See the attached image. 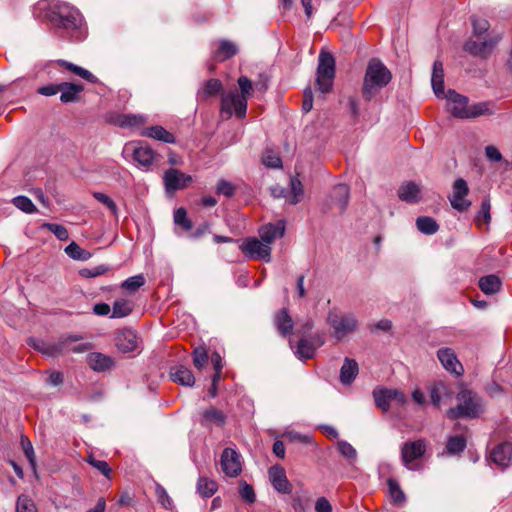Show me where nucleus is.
Returning <instances> with one entry per match:
<instances>
[{
  "label": "nucleus",
  "mask_w": 512,
  "mask_h": 512,
  "mask_svg": "<svg viewBox=\"0 0 512 512\" xmlns=\"http://www.w3.org/2000/svg\"><path fill=\"white\" fill-rule=\"evenodd\" d=\"M442 98L446 99V108L455 118L469 119L492 114L489 103L480 102L469 106L468 98L454 90H448Z\"/></svg>",
  "instance_id": "nucleus-1"
},
{
  "label": "nucleus",
  "mask_w": 512,
  "mask_h": 512,
  "mask_svg": "<svg viewBox=\"0 0 512 512\" xmlns=\"http://www.w3.org/2000/svg\"><path fill=\"white\" fill-rule=\"evenodd\" d=\"M457 405L447 410L450 419L479 417L484 412L482 398L473 390L463 388L456 395Z\"/></svg>",
  "instance_id": "nucleus-2"
},
{
  "label": "nucleus",
  "mask_w": 512,
  "mask_h": 512,
  "mask_svg": "<svg viewBox=\"0 0 512 512\" xmlns=\"http://www.w3.org/2000/svg\"><path fill=\"white\" fill-rule=\"evenodd\" d=\"M391 73L379 60H371L367 66L364 83L363 96L370 101L375 93L386 86L391 80Z\"/></svg>",
  "instance_id": "nucleus-3"
},
{
  "label": "nucleus",
  "mask_w": 512,
  "mask_h": 512,
  "mask_svg": "<svg viewBox=\"0 0 512 512\" xmlns=\"http://www.w3.org/2000/svg\"><path fill=\"white\" fill-rule=\"evenodd\" d=\"M82 339L79 335H69L62 337L59 342L50 345L46 348H44V343L39 341L36 344V340L31 339L29 343L35 347L36 349L40 350L44 354H48L51 356H55L58 354H64V353H83L86 352L89 349L88 343H77Z\"/></svg>",
  "instance_id": "nucleus-4"
},
{
  "label": "nucleus",
  "mask_w": 512,
  "mask_h": 512,
  "mask_svg": "<svg viewBox=\"0 0 512 512\" xmlns=\"http://www.w3.org/2000/svg\"><path fill=\"white\" fill-rule=\"evenodd\" d=\"M335 73V59L333 55L329 52L321 51L316 71V90L322 94L329 93L333 87Z\"/></svg>",
  "instance_id": "nucleus-5"
},
{
  "label": "nucleus",
  "mask_w": 512,
  "mask_h": 512,
  "mask_svg": "<svg viewBox=\"0 0 512 512\" xmlns=\"http://www.w3.org/2000/svg\"><path fill=\"white\" fill-rule=\"evenodd\" d=\"M48 18L55 26L66 30L77 29L81 23L78 10L67 4L54 5L49 11Z\"/></svg>",
  "instance_id": "nucleus-6"
},
{
  "label": "nucleus",
  "mask_w": 512,
  "mask_h": 512,
  "mask_svg": "<svg viewBox=\"0 0 512 512\" xmlns=\"http://www.w3.org/2000/svg\"><path fill=\"white\" fill-rule=\"evenodd\" d=\"M327 322L332 327L334 337L337 340H342L345 336L354 332L358 326L357 319L353 314L342 313L337 310L329 311Z\"/></svg>",
  "instance_id": "nucleus-7"
},
{
  "label": "nucleus",
  "mask_w": 512,
  "mask_h": 512,
  "mask_svg": "<svg viewBox=\"0 0 512 512\" xmlns=\"http://www.w3.org/2000/svg\"><path fill=\"white\" fill-rule=\"evenodd\" d=\"M426 442L423 439L407 441L401 447V460L403 465L409 470L417 469L416 461L426 452Z\"/></svg>",
  "instance_id": "nucleus-8"
},
{
  "label": "nucleus",
  "mask_w": 512,
  "mask_h": 512,
  "mask_svg": "<svg viewBox=\"0 0 512 512\" xmlns=\"http://www.w3.org/2000/svg\"><path fill=\"white\" fill-rule=\"evenodd\" d=\"M240 250L249 259L262 260L266 263L271 261V246L261 239L252 237L245 239L240 245Z\"/></svg>",
  "instance_id": "nucleus-9"
},
{
  "label": "nucleus",
  "mask_w": 512,
  "mask_h": 512,
  "mask_svg": "<svg viewBox=\"0 0 512 512\" xmlns=\"http://www.w3.org/2000/svg\"><path fill=\"white\" fill-rule=\"evenodd\" d=\"M247 100L248 99L239 93L231 92L222 97L221 111L227 113L229 116L235 113L238 118H243L246 115Z\"/></svg>",
  "instance_id": "nucleus-10"
},
{
  "label": "nucleus",
  "mask_w": 512,
  "mask_h": 512,
  "mask_svg": "<svg viewBox=\"0 0 512 512\" xmlns=\"http://www.w3.org/2000/svg\"><path fill=\"white\" fill-rule=\"evenodd\" d=\"M163 182L166 192L173 193L186 188L192 182V177L178 169L170 168L164 172Z\"/></svg>",
  "instance_id": "nucleus-11"
},
{
  "label": "nucleus",
  "mask_w": 512,
  "mask_h": 512,
  "mask_svg": "<svg viewBox=\"0 0 512 512\" xmlns=\"http://www.w3.org/2000/svg\"><path fill=\"white\" fill-rule=\"evenodd\" d=\"M468 193L467 182L462 178L456 179L453 184V193L449 197L451 206L459 212L466 211L471 206V202L465 199Z\"/></svg>",
  "instance_id": "nucleus-12"
},
{
  "label": "nucleus",
  "mask_w": 512,
  "mask_h": 512,
  "mask_svg": "<svg viewBox=\"0 0 512 512\" xmlns=\"http://www.w3.org/2000/svg\"><path fill=\"white\" fill-rule=\"evenodd\" d=\"M500 40V36L489 37L483 40H469L465 43L464 49L473 56L487 58L494 50Z\"/></svg>",
  "instance_id": "nucleus-13"
},
{
  "label": "nucleus",
  "mask_w": 512,
  "mask_h": 512,
  "mask_svg": "<svg viewBox=\"0 0 512 512\" xmlns=\"http://www.w3.org/2000/svg\"><path fill=\"white\" fill-rule=\"evenodd\" d=\"M222 471L228 477H236L241 472L240 455L232 448H225L221 454Z\"/></svg>",
  "instance_id": "nucleus-14"
},
{
  "label": "nucleus",
  "mask_w": 512,
  "mask_h": 512,
  "mask_svg": "<svg viewBox=\"0 0 512 512\" xmlns=\"http://www.w3.org/2000/svg\"><path fill=\"white\" fill-rule=\"evenodd\" d=\"M269 480L273 488L282 494H290L292 492V484L286 476V472L280 465L270 467L268 471Z\"/></svg>",
  "instance_id": "nucleus-15"
},
{
  "label": "nucleus",
  "mask_w": 512,
  "mask_h": 512,
  "mask_svg": "<svg viewBox=\"0 0 512 512\" xmlns=\"http://www.w3.org/2000/svg\"><path fill=\"white\" fill-rule=\"evenodd\" d=\"M437 357L446 371L453 373L456 376H461L463 374V366L451 348L445 347L439 349L437 351Z\"/></svg>",
  "instance_id": "nucleus-16"
},
{
  "label": "nucleus",
  "mask_w": 512,
  "mask_h": 512,
  "mask_svg": "<svg viewBox=\"0 0 512 512\" xmlns=\"http://www.w3.org/2000/svg\"><path fill=\"white\" fill-rule=\"evenodd\" d=\"M132 155L138 166L145 171L150 170L155 161V152L148 145L139 144L134 146L132 149Z\"/></svg>",
  "instance_id": "nucleus-17"
},
{
  "label": "nucleus",
  "mask_w": 512,
  "mask_h": 512,
  "mask_svg": "<svg viewBox=\"0 0 512 512\" xmlns=\"http://www.w3.org/2000/svg\"><path fill=\"white\" fill-rule=\"evenodd\" d=\"M285 233L284 221H278L277 223H269L262 226L259 229V236L262 241L271 246V244L279 238H282Z\"/></svg>",
  "instance_id": "nucleus-18"
},
{
  "label": "nucleus",
  "mask_w": 512,
  "mask_h": 512,
  "mask_svg": "<svg viewBox=\"0 0 512 512\" xmlns=\"http://www.w3.org/2000/svg\"><path fill=\"white\" fill-rule=\"evenodd\" d=\"M490 459L501 468L507 467L512 461V443L505 442L497 445L491 451Z\"/></svg>",
  "instance_id": "nucleus-19"
},
{
  "label": "nucleus",
  "mask_w": 512,
  "mask_h": 512,
  "mask_svg": "<svg viewBox=\"0 0 512 512\" xmlns=\"http://www.w3.org/2000/svg\"><path fill=\"white\" fill-rule=\"evenodd\" d=\"M398 197L406 203H418L421 198V187L415 182H404L398 189Z\"/></svg>",
  "instance_id": "nucleus-20"
},
{
  "label": "nucleus",
  "mask_w": 512,
  "mask_h": 512,
  "mask_svg": "<svg viewBox=\"0 0 512 512\" xmlns=\"http://www.w3.org/2000/svg\"><path fill=\"white\" fill-rule=\"evenodd\" d=\"M322 344L323 340L320 336L313 338V341L301 339L298 342L294 353L299 359H311L315 355L317 347Z\"/></svg>",
  "instance_id": "nucleus-21"
},
{
  "label": "nucleus",
  "mask_w": 512,
  "mask_h": 512,
  "mask_svg": "<svg viewBox=\"0 0 512 512\" xmlns=\"http://www.w3.org/2000/svg\"><path fill=\"white\" fill-rule=\"evenodd\" d=\"M89 367L96 372H105L114 365V360L103 353L92 352L87 356Z\"/></svg>",
  "instance_id": "nucleus-22"
},
{
  "label": "nucleus",
  "mask_w": 512,
  "mask_h": 512,
  "mask_svg": "<svg viewBox=\"0 0 512 512\" xmlns=\"http://www.w3.org/2000/svg\"><path fill=\"white\" fill-rule=\"evenodd\" d=\"M350 190L349 187L345 184H338L333 187L331 191V202L332 204L339 209L340 212H343L349 202Z\"/></svg>",
  "instance_id": "nucleus-23"
},
{
  "label": "nucleus",
  "mask_w": 512,
  "mask_h": 512,
  "mask_svg": "<svg viewBox=\"0 0 512 512\" xmlns=\"http://www.w3.org/2000/svg\"><path fill=\"white\" fill-rule=\"evenodd\" d=\"M431 85L438 98H442L446 95L444 91V69L442 62L439 60H436L433 64Z\"/></svg>",
  "instance_id": "nucleus-24"
},
{
  "label": "nucleus",
  "mask_w": 512,
  "mask_h": 512,
  "mask_svg": "<svg viewBox=\"0 0 512 512\" xmlns=\"http://www.w3.org/2000/svg\"><path fill=\"white\" fill-rule=\"evenodd\" d=\"M115 344L123 353L132 352L137 347V336L132 330H124L116 336Z\"/></svg>",
  "instance_id": "nucleus-25"
},
{
  "label": "nucleus",
  "mask_w": 512,
  "mask_h": 512,
  "mask_svg": "<svg viewBox=\"0 0 512 512\" xmlns=\"http://www.w3.org/2000/svg\"><path fill=\"white\" fill-rule=\"evenodd\" d=\"M170 378L175 383L183 386H193L195 377L190 369L183 365L174 366L170 369Z\"/></svg>",
  "instance_id": "nucleus-26"
},
{
  "label": "nucleus",
  "mask_w": 512,
  "mask_h": 512,
  "mask_svg": "<svg viewBox=\"0 0 512 512\" xmlns=\"http://www.w3.org/2000/svg\"><path fill=\"white\" fill-rule=\"evenodd\" d=\"M226 422L224 413L214 407L206 409L200 419V423L204 427L218 426L222 427Z\"/></svg>",
  "instance_id": "nucleus-27"
},
{
  "label": "nucleus",
  "mask_w": 512,
  "mask_h": 512,
  "mask_svg": "<svg viewBox=\"0 0 512 512\" xmlns=\"http://www.w3.org/2000/svg\"><path fill=\"white\" fill-rule=\"evenodd\" d=\"M84 90L83 84L62 82L60 83V100L63 103L77 101L79 94Z\"/></svg>",
  "instance_id": "nucleus-28"
},
{
  "label": "nucleus",
  "mask_w": 512,
  "mask_h": 512,
  "mask_svg": "<svg viewBox=\"0 0 512 512\" xmlns=\"http://www.w3.org/2000/svg\"><path fill=\"white\" fill-rule=\"evenodd\" d=\"M274 323L282 336H288L292 333L294 322L287 309L283 308L276 313Z\"/></svg>",
  "instance_id": "nucleus-29"
},
{
  "label": "nucleus",
  "mask_w": 512,
  "mask_h": 512,
  "mask_svg": "<svg viewBox=\"0 0 512 512\" xmlns=\"http://www.w3.org/2000/svg\"><path fill=\"white\" fill-rule=\"evenodd\" d=\"M452 394L451 387L442 381L434 383L430 389V398L434 406H439L443 400L451 398Z\"/></svg>",
  "instance_id": "nucleus-30"
},
{
  "label": "nucleus",
  "mask_w": 512,
  "mask_h": 512,
  "mask_svg": "<svg viewBox=\"0 0 512 512\" xmlns=\"http://www.w3.org/2000/svg\"><path fill=\"white\" fill-rule=\"evenodd\" d=\"M358 364L355 360L345 358L340 369V382L343 385H350L358 375Z\"/></svg>",
  "instance_id": "nucleus-31"
},
{
  "label": "nucleus",
  "mask_w": 512,
  "mask_h": 512,
  "mask_svg": "<svg viewBox=\"0 0 512 512\" xmlns=\"http://www.w3.org/2000/svg\"><path fill=\"white\" fill-rule=\"evenodd\" d=\"M142 136L153 138L164 143L173 144L176 139L172 133L164 129L162 126H151L146 128L142 133Z\"/></svg>",
  "instance_id": "nucleus-32"
},
{
  "label": "nucleus",
  "mask_w": 512,
  "mask_h": 512,
  "mask_svg": "<svg viewBox=\"0 0 512 512\" xmlns=\"http://www.w3.org/2000/svg\"><path fill=\"white\" fill-rule=\"evenodd\" d=\"M112 122L120 127H140L146 122V119L142 115L118 114Z\"/></svg>",
  "instance_id": "nucleus-33"
},
{
  "label": "nucleus",
  "mask_w": 512,
  "mask_h": 512,
  "mask_svg": "<svg viewBox=\"0 0 512 512\" xmlns=\"http://www.w3.org/2000/svg\"><path fill=\"white\" fill-rule=\"evenodd\" d=\"M373 397L378 408L387 412L390 408L392 398V389L377 387L373 390Z\"/></svg>",
  "instance_id": "nucleus-34"
},
{
  "label": "nucleus",
  "mask_w": 512,
  "mask_h": 512,
  "mask_svg": "<svg viewBox=\"0 0 512 512\" xmlns=\"http://www.w3.org/2000/svg\"><path fill=\"white\" fill-rule=\"evenodd\" d=\"M57 64L90 83H95L97 81V78L90 71L81 66L62 59L57 60Z\"/></svg>",
  "instance_id": "nucleus-35"
},
{
  "label": "nucleus",
  "mask_w": 512,
  "mask_h": 512,
  "mask_svg": "<svg viewBox=\"0 0 512 512\" xmlns=\"http://www.w3.org/2000/svg\"><path fill=\"white\" fill-rule=\"evenodd\" d=\"M479 287L487 295L495 294L501 288V281L496 275H487L480 278Z\"/></svg>",
  "instance_id": "nucleus-36"
},
{
  "label": "nucleus",
  "mask_w": 512,
  "mask_h": 512,
  "mask_svg": "<svg viewBox=\"0 0 512 512\" xmlns=\"http://www.w3.org/2000/svg\"><path fill=\"white\" fill-rule=\"evenodd\" d=\"M237 53L238 47L236 44L229 40L223 39L219 41V47L215 53V57L220 61H224L233 57Z\"/></svg>",
  "instance_id": "nucleus-37"
},
{
  "label": "nucleus",
  "mask_w": 512,
  "mask_h": 512,
  "mask_svg": "<svg viewBox=\"0 0 512 512\" xmlns=\"http://www.w3.org/2000/svg\"><path fill=\"white\" fill-rule=\"evenodd\" d=\"M217 488V483L213 479L201 476L197 481V492L203 498L213 496Z\"/></svg>",
  "instance_id": "nucleus-38"
},
{
  "label": "nucleus",
  "mask_w": 512,
  "mask_h": 512,
  "mask_svg": "<svg viewBox=\"0 0 512 512\" xmlns=\"http://www.w3.org/2000/svg\"><path fill=\"white\" fill-rule=\"evenodd\" d=\"M133 310V303L126 299H117L113 303L112 318L128 316Z\"/></svg>",
  "instance_id": "nucleus-39"
},
{
  "label": "nucleus",
  "mask_w": 512,
  "mask_h": 512,
  "mask_svg": "<svg viewBox=\"0 0 512 512\" xmlns=\"http://www.w3.org/2000/svg\"><path fill=\"white\" fill-rule=\"evenodd\" d=\"M416 226L421 233L426 235H432L439 229L437 222L432 217L428 216L418 217L416 220Z\"/></svg>",
  "instance_id": "nucleus-40"
},
{
  "label": "nucleus",
  "mask_w": 512,
  "mask_h": 512,
  "mask_svg": "<svg viewBox=\"0 0 512 512\" xmlns=\"http://www.w3.org/2000/svg\"><path fill=\"white\" fill-rule=\"evenodd\" d=\"M290 190L291 195L289 198V203L292 205H296L302 200L304 196L303 185L298 177H291Z\"/></svg>",
  "instance_id": "nucleus-41"
},
{
  "label": "nucleus",
  "mask_w": 512,
  "mask_h": 512,
  "mask_svg": "<svg viewBox=\"0 0 512 512\" xmlns=\"http://www.w3.org/2000/svg\"><path fill=\"white\" fill-rule=\"evenodd\" d=\"M65 253L72 259L78 261H86L91 258L92 254L82 249L77 243L71 242L66 248Z\"/></svg>",
  "instance_id": "nucleus-42"
},
{
  "label": "nucleus",
  "mask_w": 512,
  "mask_h": 512,
  "mask_svg": "<svg viewBox=\"0 0 512 512\" xmlns=\"http://www.w3.org/2000/svg\"><path fill=\"white\" fill-rule=\"evenodd\" d=\"M387 483L389 487V494L393 502L396 504L404 503L406 501V496L403 490L401 489L399 483L392 478L388 479Z\"/></svg>",
  "instance_id": "nucleus-43"
},
{
  "label": "nucleus",
  "mask_w": 512,
  "mask_h": 512,
  "mask_svg": "<svg viewBox=\"0 0 512 512\" xmlns=\"http://www.w3.org/2000/svg\"><path fill=\"white\" fill-rule=\"evenodd\" d=\"M466 448V439L463 436H453L447 441L446 449L449 454H458Z\"/></svg>",
  "instance_id": "nucleus-44"
},
{
  "label": "nucleus",
  "mask_w": 512,
  "mask_h": 512,
  "mask_svg": "<svg viewBox=\"0 0 512 512\" xmlns=\"http://www.w3.org/2000/svg\"><path fill=\"white\" fill-rule=\"evenodd\" d=\"M12 203L21 211L32 214L37 211L36 206L33 204L30 198L26 196L14 197Z\"/></svg>",
  "instance_id": "nucleus-45"
},
{
  "label": "nucleus",
  "mask_w": 512,
  "mask_h": 512,
  "mask_svg": "<svg viewBox=\"0 0 512 512\" xmlns=\"http://www.w3.org/2000/svg\"><path fill=\"white\" fill-rule=\"evenodd\" d=\"M174 223L182 227L185 231L192 229V221L187 217V211L180 207L174 212Z\"/></svg>",
  "instance_id": "nucleus-46"
},
{
  "label": "nucleus",
  "mask_w": 512,
  "mask_h": 512,
  "mask_svg": "<svg viewBox=\"0 0 512 512\" xmlns=\"http://www.w3.org/2000/svg\"><path fill=\"white\" fill-rule=\"evenodd\" d=\"M491 204L489 199H484L481 203V208L475 217V222L478 225L482 223L489 224L491 221L490 214Z\"/></svg>",
  "instance_id": "nucleus-47"
},
{
  "label": "nucleus",
  "mask_w": 512,
  "mask_h": 512,
  "mask_svg": "<svg viewBox=\"0 0 512 512\" xmlns=\"http://www.w3.org/2000/svg\"><path fill=\"white\" fill-rule=\"evenodd\" d=\"M16 512H38L34 501L27 495H20L16 502Z\"/></svg>",
  "instance_id": "nucleus-48"
},
{
  "label": "nucleus",
  "mask_w": 512,
  "mask_h": 512,
  "mask_svg": "<svg viewBox=\"0 0 512 512\" xmlns=\"http://www.w3.org/2000/svg\"><path fill=\"white\" fill-rule=\"evenodd\" d=\"M222 83L217 79H210L205 82L201 95L203 97H210L220 93Z\"/></svg>",
  "instance_id": "nucleus-49"
},
{
  "label": "nucleus",
  "mask_w": 512,
  "mask_h": 512,
  "mask_svg": "<svg viewBox=\"0 0 512 512\" xmlns=\"http://www.w3.org/2000/svg\"><path fill=\"white\" fill-rule=\"evenodd\" d=\"M145 284V278L142 274L129 277L122 283V287L128 291L134 292Z\"/></svg>",
  "instance_id": "nucleus-50"
},
{
  "label": "nucleus",
  "mask_w": 512,
  "mask_h": 512,
  "mask_svg": "<svg viewBox=\"0 0 512 512\" xmlns=\"http://www.w3.org/2000/svg\"><path fill=\"white\" fill-rule=\"evenodd\" d=\"M108 270V266L102 264L93 268H83L79 271V275L83 278H94L105 274Z\"/></svg>",
  "instance_id": "nucleus-51"
},
{
  "label": "nucleus",
  "mask_w": 512,
  "mask_h": 512,
  "mask_svg": "<svg viewBox=\"0 0 512 512\" xmlns=\"http://www.w3.org/2000/svg\"><path fill=\"white\" fill-rule=\"evenodd\" d=\"M216 192L219 195L232 197L235 194V186L224 179H220L216 185Z\"/></svg>",
  "instance_id": "nucleus-52"
},
{
  "label": "nucleus",
  "mask_w": 512,
  "mask_h": 512,
  "mask_svg": "<svg viewBox=\"0 0 512 512\" xmlns=\"http://www.w3.org/2000/svg\"><path fill=\"white\" fill-rule=\"evenodd\" d=\"M93 197L100 203L104 204L114 215H117V205L108 195L102 192H94Z\"/></svg>",
  "instance_id": "nucleus-53"
},
{
  "label": "nucleus",
  "mask_w": 512,
  "mask_h": 512,
  "mask_svg": "<svg viewBox=\"0 0 512 512\" xmlns=\"http://www.w3.org/2000/svg\"><path fill=\"white\" fill-rule=\"evenodd\" d=\"M87 462L107 478L110 477L111 468L106 461L97 460L93 456H89Z\"/></svg>",
  "instance_id": "nucleus-54"
},
{
  "label": "nucleus",
  "mask_w": 512,
  "mask_h": 512,
  "mask_svg": "<svg viewBox=\"0 0 512 512\" xmlns=\"http://www.w3.org/2000/svg\"><path fill=\"white\" fill-rule=\"evenodd\" d=\"M338 449L340 453L349 460H355L357 457V452L355 448L348 443L347 441H339L338 442Z\"/></svg>",
  "instance_id": "nucleus-55"
},
{
  "label": "nucleus",
  "mask_w": 512,
  "mask_h": 512,
  "mask_svg": "<svg viewBox=\"0 0 512 512\" xmlns=\"http://www.w3.org/2000/svg\"><path fill=\"white\" fill-rule=\"evenodd\" d=\"M208 361V355L204 348H197L193 352V363L197 369H202Z\"/></svg>",
  "instance_id": "nucleus-56"
},
{
  "label": "nucleus",
  "mask_w": 512,
  "mask_h": 512,
  "mask_svg": "<svg viewBox=\"0 0 512 512\" xmlns=\"http://www.w3.org/2000/svg\"><path fill=\"white\" fill-rule=\"evenodd\" d=\"M471 20H472L474 35L480 36L483 33L488 31L490 25L486 19L473 17Z\"/></svg>",
  "instance_id": "nucleus-57"
},
{
  "label": "nucleus",
  "mask_w": 512,
  "mask_h": 512,
  "mask_svg": "<svg viewBox=\"0 0 512 512\" xmlns=\"http://www.w3.org/2000/svg\"><path fill=\"white\" fill-rule=\"evenodd\" d=\"M262 162L266 167L269 168H280L282 166L280 157L271 151H268L264 154Z\"/></svg>",
  "instance_id": "nucleus-58"
},
{
  "label": "nucleus",
  "mask_w": 512,
  "mask_h": 512,
  "mask_svg": "<svg viewBox=\"0 0 512 512\" xmlns=\"http://www.w3.org/2000/svg\"><path fill=\"white\" fill-rule=\"evenodd\" d=\"M239 492L244 501H246L248 503L255 502L256 496H255L254 489L248 483H246V482L241 483Z\"/></svg>",
  "instance_id": "nucleus-59"
},
{
  "label": "nucleus",
  "mask_w": 512,
  "mask_h": 512,
  "mask_svg": "<svg viewBox=\"0 0 512 512\" xmlns=\"http://www.w3.org/2000/svg\"><path fill=\"white\" fill-rule=\"evenodd\" d=\"M238 85H239V88L241 91L240 95H242L243 97L248 99V97L251 95L252 90H253L251 80L249 78H247L246 76H241L238 78Z\"/></svg>",
  "instance_id": "nucleus-60"
},
{
  "label": "nucleus",
  "mask_w": 512,
  "mask_h": 512,
  "mask_svg": "<svg viewBox=\"0 0 512 512\" xmlns=\"http://www.w3.org/2000/svg\"><path fill=\"white\" fill-rule=\"evenodd\" d=\"M46 226L59 240L65 241L68 239L69 233L64 226L53 223L46 224Z\"/></svg>",
  "instance_id": "nucleus-61"
},
{
  "label": "nucleus",
  "mask_w": 512,
  "mask_h": 512,
  "mask_svg": "<svg viewBox=\"0 0 512 512\" xmlns=\"http://www.w3.org/2000/svg\"><path fill=\"white\" fill-rule=\"evenodd\" d=\"M21 444H22V448H23L25 456L29 460L30 464L32 466H34L35 465V454H34V449H33L32 443L27 438L22 436Z\"/></svg>",
  "instance_id": "nucleus-62"
},
{
  "label": "nucleus",
  "mask_w": 512,
  "mask_h": 512,
  "mask_svg": "<svg viewBox=\"0 0 512 512\" xmlns=\"http://www.w3.org/2000/svg\"><path fill=\"white\" fill-rule=\"evenodd\" d=\"M156 495L158 497L159 502L163 505L164 508L168 509L171 507L172 500L170 499L165 488L159 484L156 485Z\"/></svg>",
  "instance_id": "nucleus-63"
},
{
  "label": "nucleus",
  "mask_w": 512,
  "mask_h": 512,
  "mask_svg": "<svg viewBox=\"0 0 512 512\" xmlns=\"http://www.w3.org/2000/svg\"><path fill=\"white\" fill-rule=\"evenodd\" d=\"M315 510L316 512H331L332 506L326 498L321 497L316 501Z\"/></svg>",
  "instance_id": "nucleus-64"
}]
</instances>
